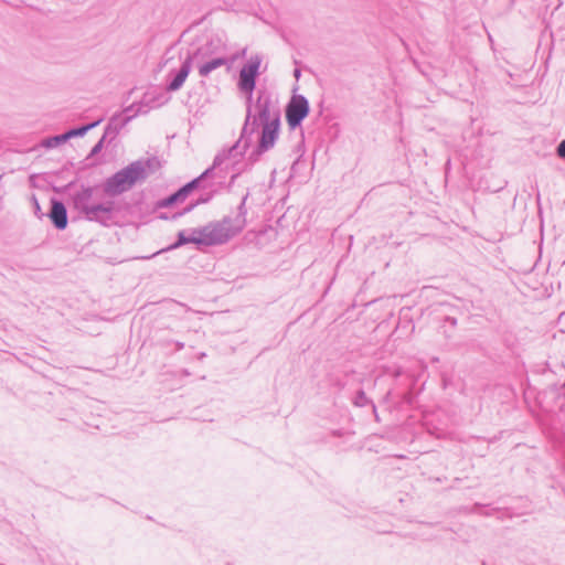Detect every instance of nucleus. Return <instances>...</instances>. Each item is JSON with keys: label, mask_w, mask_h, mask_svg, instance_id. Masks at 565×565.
Masks as SVG:
<instances>
[{"label": "nucleus", "mask_w": 565, "mask_h": 565, "mask_svg": "<svg viewBox=\"0 0 565 565\" xmlns=\"http://www.w3.org/2000/svg\"><path fill=\"white\" fill-rule=\"evenodd\" d=\"M256 115L252 114V105H247L246 119L242 128L239 139L226 150L227 154L235 159L243 156L248 149L252 135L258 126H262L260 137L256 149L250 153L249 159L256 161L260 154L274 148L280 128V110L274 105L270 96L260 94L255 105Z\"/></svg>", "instance_id": "nucleus-1"}, {"label": "nucleus", "mask_w": 565, "mask_h": 565, "mask_svg": "<svg viewBox=\"0 0 565 565\" xmlns=\"http://www.w3.org/2000/svg\"><path fill=\"white\" fill-rule=\"evenodd\" d=\"M156 163L157 160L154 158L129 163L104 181L102 185L104 194L115 198L131 190L138 182L145 181L148 178L149 170Z\"/></svg>", "instance_id": "nucleus-2"}, {"label": "nucleus", "mask_w": 565, "mask_h": 565, "mask_svg": "<svg viewBox=\"0 0 565 565\" xmlns=\"http://www.w3.org/2000/svg\"><path fill=\"white\" fill-rule=\"evenodd\" d=\"M228 47L226 41L217 35H207L192 43L186 51L188 58L194 63L206 58L226 55Z\"/></svg>", "instance_id": "nucleus-3"}, {"label": "nucleus", "mask_w": 565, "mask_h": 565, "mask_svg": "<svg viewBox=\"0 0 565 565\" xmlns=\"http://www.w3.org/2000/svg\"><path fill=\"white\" fill-rule=\"evenodd\" d=\"M231 223V217H224L221 222L209 223L200 228H192L191 233L199 235L200 245H220L238 234Z\"/></svg>", "instance_id": "nucleus-4"}, {"label": "nucleus", "mask_w": 565, "mask_h": 565, "mask_svg": "<svg viewBox=\"0 0 565 565\" xmlns=\"http://www.w3.org/2000/svg\"><path fill=\"white\" fill-rule=\"evenodd\" d=\"M228 159H231V157L227 154L226 151L217 153L213 160L212 167L207 168L198 178L191 180L190 182L183 185V189L185 190L188 195L199 188H214L215 184L211 182V180L213 179H224L225 171L221 168V166Z\"/></svg>", "instance_id": "nucleus-5"}, {"label": "nucleus", "mask_w": 565, "mask_h": 565, "mask_svg": "<svg viewBox=\"0 0 565 565\" xmlns=\"http://www.w3.org/2000/svg\"><path fill=\"white\" fill-rule=\"evenodd\" d=\"M262 56H250L247 63L241 68L237 87L247 95V105H252L253 92L256 87V78L259 75Z\"/></svg>", "instance_id": "nucleus-6"}, {"label": "nucleus", "mask_w": 565, "mask_h": 565, "mask_svg": "<svg viewBox=\"0 0 565 565\" xmlns=\"http://www.w3.org/2000/svg\"><path fill=\"white\" fill-rule=\"evenodd\" d=\"M309 111L310 106L308 99L303 95H294L285 110L289 128L295 129L299 127Z\"/></svg>", "instance_id": "nucleus-7"}, {"label": "nucleus", "mask_w": 565, "mask_h": 565, "mask_svg": "<svg viewBox=\"0 0 565 565\" xmlns=\"http://www.w3.org/2000/svg\"><path fill=\"white\" fill-rule=\"evenodd\" d=\"M84 217L89 222H96L104 226H108L114 220V203H96L87 211Z\"/></svg>", "instance_id": "nucleus-8"}, {"label": "nucleus", "mask_w": 565, "mask_h": 565, "mask_svg": "<svg viewBox=\"0 0 565 565\" xmlns=\"http://www.w3.org/2000/svg\"><path fill=\"white\" fill-rule=\"evenodd\" d=\"M97 186H85L82 185L81 189L75 192L71 200L73 207L82 215H85L87 211L95 205L96 203L93 202V195L96 191Z\"/></svg>", "instance_id": "nucleus-9"}, {"label": "nucleus", "mask_w": 565, "mask_h": 565, "mask_svg": "<svg viewBox=\"0 0 565 565\" xmlns=\"http://www.w3.org/2000/svg\"><path fill=\"white\" fill-rule=\"evenodd\" d=\"M192 66H193V63L185 55L180 68L171 70L168 73V77L170 78V81L167 84V90L168 92L179 90L182 87V85L184 84L186 77L189 76V74L192 70Z\"/></svg>", "instance_id": "nucleus-10"}, {"label": "nucleus", "mask_w": 565, "mask_h": 565, "mask_svg": "<svg viewBox=\"0 0 565 565\" xmlns=\"http://www.w3.org/2000/svg\"><path fill=\"white\" fill-rule=\"evenodd\" d=\"M234 60V56L228 57L226 54L213 58H206L203 61L194 62L193 65L198 67L200 76L207 77L216 68H220L222 66H227L230 68Z\"/></svg>", "instance_id": "nucleus-11"}, {"label": "nucleus", "mask_w": 565, "mask_h": 565, "mask_svg": "<svg viewBox=\"0 0 565 565\" xmlns=\"http://www.w3.org/2000/svg\"><path fill=\"white\" fill-rule=\"evenodd\" d=\"M47 215L55 228L63 231L67 227V210L62 201L52 199L51 209Z\"/></svg>", "instance_id": "nucleus-12"}, {"label": "nucleus", "mask_w": 565, "mask_h": 565, "mask_svg": "<svg viewBox=\"0 0 565 565\" xmlns=\"http://www.w3.org/2000/svg\"><path fill=\"white\" fill-rule=\"evenodd\" d=\"M130 119L131 117L121 118L120 115L113 116L105 128L104 138L113 140Z\"/></svg>", "instance_id": "nucleus-13"}, {"label": "nucleus", "mask_w": 565, "mask_h": 565, "mask_svg": "<svg viewBox=\"0 0 565 565\" xmlns=\"http://www.w3.org/2000/svg\"><path fill=\"white\" fill-rule=\"evenodd\" d=\"M247 199H248V193H246L243 196L242 202L239 203V205L237 207V214L232 220V223H231V225L234 227V230L237 233H241L246 225V215H247L246 201H247Z\"/></svg>", "instance_id": "nucleus-14"}, {"label": "nucleus", "mask_w": 565, "mask_h": 565, "mask_svg": "<svg viewBox=\"0 0 565 565\" xmlns=\"http://www.w3.org/2000/svg\"><path fill=\"white\" fill-rule=\"evenodd\" d=\"M186 232L185 231H180L178 233V238L177 241L170 245L167 250H171V249H177L185 244H189V243H193V244H196V245H200V242H199V235L198 234H193L188 236L185 234Z\"/></svg>", "instance_id": "nucleus-15"}, {"label": "nucleus", "mask_w": 565, "mask_h": 565, "mask_svg": "<svg viewBox=\"0 0 565 565\" xmlns=\"http://www.w3.org/2000/svg\"><path fill=\"white\" fill-rule=\"evenodd\" d=\"M186 198H188V193L185 192L183 186H181L178 191H175L171 195L159 201L158 206L159 207H169L177 202L184 201Z\"/></svg>", "instance_id": "nucleus-16"}, {"label": "nucleus", "mask_w": 565, "mask_h": 565, "mask_svg": "<svg viewBox=\"0 0 565 565\" xmlns=\"http://www.w3.org/2000/svg\"><path fill=\"white\" fill-rule=\"evenodd\" d=\"M102 122V119L95 120L93 122H89L87 125H83L79 127L72 128L65 132V136L68 139L75 138V137H83L86 135L90 129L97 127Z\"/></svg>", "instance_id": "nucleus-17"}, {"label": "nucleus", "mask_w": 565, "mask_h": 565, "mask_svg": "<svg viewBox=\"0 0 565 565\" xmlns=\"http://www.w3.org/2000/svg\"><path fill=\"white\" fill-rule=\"evenodd\" d=\"M352 403L356 407H365L367 405L374 404L372 399H370L363 390L356 391L354 397L352 398Z\"/></svg>", "instance_id": "nucleus-18"}, {"label": "nucleus", "mask_w": 565, "mask_h": 565, "mask_svg": "<svg viewBox=\"0 0 565 565\" xmlns=\"http://www.w3.org/2000/svg\"><path fill=\"white\" fill-rule=\"evenodd\" d=\"M66 141H67V138L64 132V134L56 135V136L49 137V138L44 139L42 142V146L45 148H55Z\"/></svg>", "instance_id": "nucleus-19"}, {"label": "nucleus", "mask_w": 565, "mask_h": 565, "mask_svg": "<svg viewBox=\"0 0 565 565\" xmlns=\"http://www.w3.org/2000/svg\"><path fill=\"white\" fill-rule=\"evenodd\" d=\"M214 193H215V189L212 188L211 192L205 193V194H201L200 198L194 203H192L189 206H186L181 214L190 212L194 206H196L199 204L207 203L213 198Z\"/></svg>", "instance_id": "nucleus-20"}, {"label": "nucleus", "mask_w": 565, "mask_h": 565, "mask_svg": "<svg viewBox=\"0 0 565 565\" xmlns=\"http://www.w3.org/2000/svg\"><path fill=\"white\" fill-rule=\"evenodd\" d=\"M106 138L104 136L100 138V140L92 148L89 156H95L103 149L104 142Z\"/></svg>", "instance_id": "nucleus-21"}, {"label": "nucleus", "mask_w": 565, "mask_h": 565, "mask_svg": "<svg viewBox=\"0 0 565 565\" xmlns=\"http://www.w3.org/2000/svg\"><path fill=\"white\" fill-rule=\"evenodd\" d=\"M556 152L559 158L565 159V139L558 143Z\"/></svg>", "instance_id": "nucleus-22"}, {"label": "nucleus", "mask_w": 565, "mask_h": 565, "mask_svg": "<svg viewBox=\"0 0 565 565\" xmlns=\"http://www.w3.org/2000/svg\"><path fill=\"white\" fill-rule=\"evenodd\" d=\"M372 411H373V414H374V417H375V420L379 422L380 418H379V415H377V411H376V406L375 404H372Z\"/></svg>", "instance_id": "nucleus-23"}, {"label": "nucleus", "mask_w": 565, "mask_h": 565, "mask_svg": "<svg viewBox=\"0 0 565 565\" xmlns=\"http://www.w3.org/2000/svg\"><path fill=\"white\" fill-rule=\"evenodd\" d=\"M175 347H177V350L180 351L184 348V343L183 342H179V341H175Z\"/></svg>", "instance_id": "nucleus-24"}, {"label": "nucleus", "mask_w": 565, "mask_h": 565, "mask_svg": "<svg viewBox=\"0 0 565 565\" xmlns=\"http://www.w3.org/2000/svg\"><path fill=\"white\" fill-rule=\"evenodd\" d=\"M301 75V71L299 68L294 70V76L298 79Z\"/></svg>", "instance_id": "nucleus-25"}, {"label": "nucleus", "mask_w": 565, "mask_h": 565, "mask_svg": "<svg viewBox=\"0 0 565 565\" xmlns=\"http://www.w3.org/2000/svg\"><path fill=\"white\" fill-rule=\"evenodd\" d=\"M238 173H234L232 177H231V183L235 182V179L237 178Z\"/></svg>", "instance_id": "nucleus-26"}, {"label": "nucleus", "mask_w": 565, "mask_h": 565, "mask_svg": "<svg viewBox=\"0 0 565 565\" xmlns=\"http://www.w3.org/2000/svg\"><path fill=\"white\" fill-rule=\"evenodd\" d=\"M34 205H35V210H36V211H40V205H39V203H38L36 199H34Z\"/></svg>", "instance_id": "nucleus-27"}]
</instances>
